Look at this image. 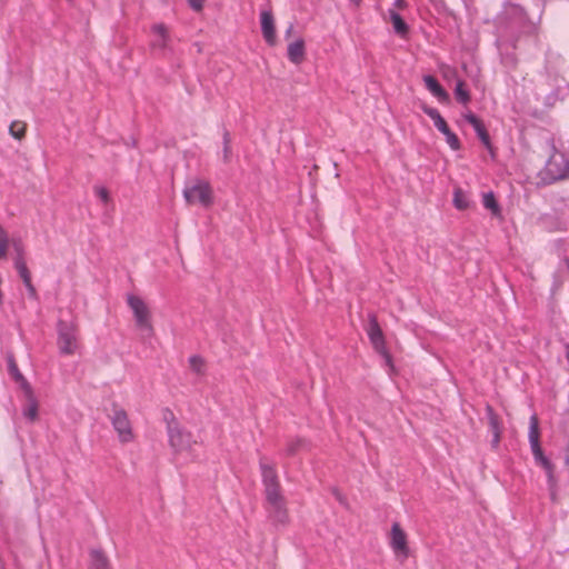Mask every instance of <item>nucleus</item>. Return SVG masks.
Segmentation results:
<instances>
[{"label":"nucleus","mask_w":569,"mask_h":569,"mask_svg":"<svg viewBox=\"0 0 569 569\" xmlns=\"http://www.w3.org/2000/svg\"><path fill=\"white\" fill-rule=\"evenodd\" d=\"M287 54H288V59L292 63H295V64L301 63L305 58V54H306L305 41L302 39H298V40L289 43Z\"/></svg>","instance_id":"f3484780"},{"label":"nucleus","mask_w":569,"mask_h":569,"mask_svg":"<svg viewBox=\"0 0 569 569\" xmlns=\"http://www.w3.org/2000/svg\"><path fill=\"white\" fill-rule=\"evenodd\" d=\"M8 369L11 377L14 379L17 383H19L20 388L23 390L27 399L29 400V405L24 411V416L31 421H33L36 419V401L32 399V388L27 382L24 377L20 373L16 362L12 359H9Z\"/></svg>","instance_id":"1a4fd4ad"},{"label":"nucleus","mask_w":569,"mask_h":569,"mask_svg":"<svg viewBox=\"0 0 569 569\" xmlns=\"http://www.w3.org/2000/svg\"><path fill=\"white\" fill-rule=\"evenodd\" d=\"M292 30H293V26H292V24H290V26H289V28L286 30V38H289V37H290V34H291Z\"/></svg>","instance_id":"2f4dec72"},{"label":"nucleus","mask_w":569,"mask_h":569,"mask_svg":"<svg viewBox=\"0 0 569 569\" xmlns=\"http://www.w3.org/2000/svg\"><path fill=\"white\" fill-rule=\"evenodd\" d=\"M90 567L91 569H111L107 556L98 549L90 552Z\"/></svg>","instance_id":"a211bd4d"},{"label":"nucleus","mask_w":569,"mask_h":569,"mask_svg":"<svg viewBox=\"0 0 569 569\" xmlns=\"http://www.w3.org/2000/svg\"><path fill=\"white\" fill-rule=\"evenodd\" d=\"M423 82L426 88L430 91V93L438 99L439 102L446 103L449 101L448 92L440 86L438 80L428 74L423 77Z\"/></svg>","instance_id":"dca6fc26"},{"label":"nucleus","mask_w":569,"mask_h":569,"mask_svg":"<svg viewBox=\"0 0 569 569\" xmlns=\"http://www.w3.org/2000/svg\"><path fill=\"white\" fill-rule=\"evenodd\" d=\"M270 513H271V517L272 519L278 522V523H286L287 519H288V515H287V510L284 508V502H279L278 506L277 505H272L270 506Z\"/></svg>","instance_id":"5701e85b"},{"label":"nucleus","mask_w":569,"mask_h":569,"mask_svg":"<svg viewBox=\"0 0 569 569\" xmlns=\"http://www.w3.org/2000/svg\"><path fill=\"white\" fill-rule=\"evenodd\" d=\"M167 431L169 437V443L176 455L187 453L191 459L193 455V446L197 445L193 436L182 429L179 423L172 418L168 421Z\"/></svg>","instance_id":"39448f33"},{"label":"nucleus","mask_w":569,"mask_h":569,"mask_svg":"<svg viewBox=\"0 0 569 569\" xmlns=\"http://www.w3.org/2000/svg\"><path fill=\"white\" fill-rule=\"evenodd\" d=\"M223 160L224 161H228L229 160V157H230V147H229V140H228V134L226 133L224 134V138H223Z\"/></svg>","instance_id":"c85d7f7f"},{"label":"nucleus","mask_w":569,"mask_h":569,"mask_svg":"<svg viewBox=\"0 0 569 569\" xmlns=\"http://www.w3.org/2000/svg\"><path fill=\"white\" fill-rule=\"evenodd\" d=\"M266 497L269 506L277 505L283 501V497L279 490V483L273 486H266Z\"/></svg>","instance_id":"4be33fe9"},{"label":"nucleus","mask_w":569,"mask_h":569,"mask_svg":"<svg viewBox=\"0 0 569 569\" xmlns=\"http://www.w3.org/2000/svg\"><path fill=\"white\" fill-rule=\"evenodd\" d=\"M395 4L397 7H403L405 6V1L403 0H395Z\"/></svg>","instance_id":"473e14b6"},{"label":"nucleus","mask_w":569,"mask_h":569,"mask_svg":"<svg viewBox=\"0 0 569 569\" xmlns=\"http://www.w3.org/2000/svg\"><path fill=\"white\" fill-rule=\"evenodd\" d=\"M453 204L459 210H465L469 207V199L460 188L455 189Z\"/></svg>","instance_id":"a878e982"},{"label":"nucleus","mask_w":569,"mask_h":569,"mask_svg":"<svg viewBox=\"0 0 569 569\" xmlns=\"http://www.w3.org/2000/svg\"><path fill=\"white\" fill-rule=\"evenodd\" d=\"M465 120L472 126L475 129L479 140L482 142V144L488 149L490 153H493L492 146L490 142V137L485 128L482 121L477 118L472 112H467L463 114Z\"/></svg>","instance_id":"ddd939ff"},{"label":"nucleus","mask_w":569,"mask_h":569,"mask_svg":"<svg viewBox=\"0 0 569 569\" xmlns=\"http://www.w3.org/2000/svg\"><path fill=\"white\" fill-rule=\"evenodd\" d=\"M456 99L462 104H467L470 101V93L465 87L462 80H458L455 87Z\"/></svg>","instance_id":"393cba45"},{"label":"nucleus","mask_w":569,"mask_h":569,"mask_svg":"<svg viewBox=\"0 0 569 569\" xmlns=\"http://www.w3.org/2000/svg\"><path fill=\"white\" fill-rule=\"evenodd\" d=\"M10 246L12 247V249L14 251V258H13L14 268H16L18 274L20 276L21 280L23 281L24 286L29 290V292L31 295H33L34 288L32 286L31 273L28 270L24 258H23L24 248L17 240L10 241L7 232L0 226V261L7 259L8 249Z\"/></svg>","instance_id":"f03ea898"},{"label":"nucleus","mask_w":569,"mask_h":569,"mask_svg":"<svg viewBox=\"0 0 569 569\" xmlns=\"http://www.w3.org/2000/svg\"><path fill=\"white\" fill-rule=\"evenodd\" d=\"M529 443L531 448V452L535 459V462L541 466L547 473V482L550 492V498L552 501H556V491H557V480L553 472V465L551 461L543 455L542 449L539 442V422L536 415L530 417L529 421Z\"/></svg>","instance_id":"f257e3e1"},{"label":"nucleus","mask_w":569,"mask_h":569,"mask_svg":"<svg viewBox=\"0 0 569 569\" xmlns=\"http://www.w3.org/2000/svg\"><path fill=\"white\" fill-rule=\"evenodd\" d=\"M261 32L264 40L270 44H276V28L273 16L270 11H262L260 14Z\"/></svg>","instance_id":"4468645a"},{"label":"nucleus","mask_w":569,"mask_h":569,"mask_svg":"<svg viewBox=\"0 0 569 569\" xmlns=\"http://www.w3.org/2000/svg\"><path fill=\"white\" fill-rule=\"evenodd\" d=\"M127 303L133 315L134 323L142 339H150L153 333L151 310L147 302L136 295L127 296Z\"/></svg>","instance_id":"7ed1b4c3"},{"label":"nucleus","mask_w":569,"mask_h":569,"mask_svg":"<svg viewBox=\"0 0 569 569\" xmlns=\"http://www.w3.org/2000/svg\"><path fill=\"white\" fill-rule=\"evenodd\" d=\"M422 111L433 121V126L446 137V141L452 150L460 149V141L453 133L440 112L432 107L422 106Z\"/></svg>","instance_id":"6e6552de"},{"label":"nucleus","mask_w":569,"mask_h":569,"mask_svg":"<svg viewBox=\"0 0 569 569\" xmlns=\"http://www.w3.org/2000/svg\"><path fill=\"white\" fill-rule=\"evenodd\" d=\"M569 174V162L563 153L553 152L540 172L545 183H552Z\"/></svg>","instance_id":"423d86ee"},{"label":"nucleus","mask_w":569,"mask_h":569,"mask_svg":"<svg viewBox=\"0 0 569 569\" xmlns=\"http://www.w3.org/2000/svg\"><path fill=\"white\" fill-rule=\"evenodd\" d=\"M188 3L196 11H200L203 7V0H188Z\"/></svg>","instance_id":"7c9ffc66"},{"label":"nucleus","mask_w":569,"mask_h":569,"mask_svg":"<svg viewBox=\"0 0 569 569\" xmlns=\"http://www.w3.org/2000/svg\"><path fill=\"white\" fill-rule=\"evenodd\" d=\"M390 20L392 22L395 32L399 36H405L408 31V26L399 13L393 10H389Z\"/></svg>","instance_id":"412c9836"},{"label":"nucleus","mask_w":569,"mask_h":569,"mask_svg":"<svg viewBox=\"0 0 569 569\" xmlns=\"http://www.w3.org/2000/svg\"><path fill=\"white\" fill-rule=\"evenodd\" d=\"M190 370L198 377H202L206 373L204 360L199 356H191L189 358Z\"/></svg>","instance_id":"b1692460"},{"label":"nucleus","mask_w":569,"mask_h":569,"mask_svg":"<svg viewBox=\"0 0 569 569\" xmlns=\"http://www.w3.org/2000/svg\"><path fill=\"white\" fill-rule=\"evenodd\" d=\"M565 263H566L567 268L569 269V258H566Z\"/></svg>","instance_id":"f704fd0d"},{"label":"nucleus","mask_w":569,"mask_h":569,"mask_svg":"<svg viewBox=\"0 0 569 569\" xmlns=\"http://www.w3.org/2000/svg\"><path fill=\"white\" fill-rule=\"evenodd\" d=\"M293 451H295V447H293V446H291V447L289 448V452H291V453H292Z\"/></svg>","instance_id":"c9c22d12"},{"label":"nucleus","mask_w":569,"mask_h":569,"mask_svg":"<svg viewBox=\"0 0 569 569\" xmlns=\"http://www.w3.org/2000/svg\"><path fill=\"white\" fill-rule=\"evenodd\" d=\"M183 198L188 204L210 206L212 201L211 189L203 180H193L186 184Z\"/></svg>","instance_id":"0eeeda50"},{"label":"nucleus","mask_w":569,"mask_h":569,"mask_svg":"<svg viewBox=\"0 0 569 569\" xmlns=\"http://www.w3.org/2000/svg\"><path fill=\"white\" fill-rule=\"evenodd\" d=\"M111 423L121 442H130L133 439L131 425L124 410L114 409L111 416Z\"/></svg>","instance_id":"9b49d317"},{"label":"nucleus","mask_w":569,"mask_h":569,"mask_svg":"<svg viewBox=\"0 0 569 569\" xmlns=\"http://www.w3.org/2000/svg\"><path fill=\"white\" fill-rule=\"evenodd\" d=\"M93 191L96 197L101 201L103 206H108L111 202V198L107 188L102 186H96Z\"/></svg>","instance_id":"bb28decb"},{"label":"nucleus","mask_w":569,"mask_h":569,"mask_svg":"<svg viewBox=\"0 0 569 569\" xmlns=\"http://www.w3.org/2000/svg\"><path fill=\"white\" fill-rule=\"evenodd\" d=\"M352 4H355L356 7H359L360 3L362 2V0H349Z\"/></svg>","instance_id":"72a5a7b5"},{"label":"nucleus","mask_w":569,"mask_h":569,"mask_svg":"<svg viewBox=\"0 0 569 569\" xmlns=\"http://www.w3.org/2000/svg\"><path fill=\"white\" fill-rule=\"evenodd\" d=\"M491 426H492V430H493L492 445L497 446L499 443L500 435H499L497 423L493 419H491Z\"/></svg>","instance_id":"c756f323"},{"label":"nucleus","mask_w":569,"mask_h":569,"mask_svg":"<svg viewBox=\"0 0 569 569\" xmlns=\"http://www.w3.org/2000/svg\"><path fill=\"white\" fill-rule=\"evenodd\" d=\"M367 333L375 350L383 357L387 365H390L391 357L386 349L385 337L375 316H370Z\"/></svg>","instance_id":"9d476101"},{"label":"nucleus","mask_w":569,"mask_h":569,"mask_svg":"<svg viewBox=\"0 0 569 569\" xmlns=\"http://www.w3.org/2000/svg\"><path fill=\"white\" fill-rule=\"evenodd\" d=\"M390 547L398 557L407 558L409 555L407 535L397 522L391 527Z\"/></svg>","instance_id":"f8f14e48"},{"label":"nucleus","mask_w":569,"mask_h":569,"mask_svg":"<svg viewBox=\"0 0 569 569\" xmlns=\"http://www.w3.org/2000/svg\"><path fill=\"white\" fill-rule=\"evenodd\" d=\"M482 204L486 209H488L491 212L493 217H501V209L495 198L493 192L489 191L483 193Z\"/></svg>","instance_id":"aec40b11"},{"label":"nucleus","mask_w":569,"mask_h":569,"mask_svg":"<svg viewBox=\"0 0 569 569\" xmlns=\"http://www.w3.org/2000/svg\"><path fill=\"white\" fill-rule=\"evenodd\" d=\"M260 469H261L262 481H263L264 487L273 486V485L278 483L277 472L273 469V467L269 466L264 461H261Z\"/></svg>","instance_id":"6ab92c4d"},{"label":"nucleus","mask_w":569,"mask_h":569,"mask_svg":"<svg viewBox=\"0 0 569 569\" xmlns=\"http://www.w3.org/2000/svg\"><path fill=\"white\" fill-rule=\"evenodd\" d=\"M152 39L151 46L153 49L164 50L168 48L169 33L168 29L163 23H157L151 29Z\"/></svg>","instance_id":"2eb2a0df"},{"label":"nucleus","mask_w":569,"mask_h":569,"mask_svg":"<svg viewBox=\"0 0 569 569\" xmlns=\"http://www.w3.org/2000/svg\"><path fill=\"white\" fill-rule=\"evenodd\" d=\"M57 346L59 352L64 356H72L79 351V331L73 320H59L57 325Z\"/></svg>","instance_id":"20e7f679"},{"label":"nucleus","mask_w":569,"mask_h":569,"mask_svg":"<svg viewBox=\"0 0 569 569\" xmlns=\"http://www.w3.org/2000/svg\"><path fill=\"white\" fill-rule=\"evenodd\" d=\"M26 124L23 122L14 121L10 126V133L16 139H21L24 134Z\"/></svg>","instance_id":"cd10ccee"},{"label":"nucleus","mask_w":569,"mask_h":569,"mask_svg":"<svg viewBox=\"0 0 569 569\" xmlns=\"http://www.w3.org/2000/svg\"><path fill=\"white\" fill-rule=\"evenodd\" d=\"M567 359L569 360V346L567 347Z\"/></svg>","instance_id":"e433bc0d"}]
</instances>
